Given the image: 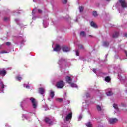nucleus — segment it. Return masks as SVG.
Instances as JSON below:
<instances>
[{"label": "nucleus", "instance_id": "45", "mask_svg": "<svg viewBox=\"0 0 127 127\" xmlns=\"http://www.w3.org/2000/svg\"><path fill=\"white\" fill-rule=\"evenodd\" d=\"M96 70L95 69H94L93 70V72H94V73H96Z\"/></svg>", "mask_w": 127, "mask_h": 127}, {"label": "nucleus", "instance_id": "38", "mask_svg": "<svg viewBox=\"0 0 127 127\" xmlns=\"http://www.w3.org/2000/svg\"><path fill=\"white\" fill-rule=\"evenodd\" d=\"M37 9H34L32 11V15H34V11H36Z\"/></svg>", "mask_w": 127, "mask_h": 127}, {"label": "nucleus", "instance_id": "58", "mask_svg": "<svg viewBox=\"0 0 127 127\" xmlns=\"http://www.w3.org/2000/svg\"><path fill=\"white\" fill-rule=\"evenodd\" d=\"M1 0H0V1Z\"/></svg>", "mask_w": 127, "mask_h": 127}, {"label": "nucleus", "instance_id": "9", "mask_svg": "<svg viewBox=\"0 0 127 127\" xmlns=\"http://www.w3.org/2000/svg\"><path fill=\"white\" fill-rule=\"evenodd\" d=\"M39 93L41 94V95H43V94L45 93V89H44V88H40L39 89Z\"/></svg>", "mask_w": 127, "mask_h": 127}, {"label": "nucleus", "instance_id": "39", "mask_svg": "<svg viewBox=\"0 0 127 127\" xmlns=\"http://www.w3.org/2000/svg\"><path fill=\"white\" fill-rule=\"evenodd\" d=\"M7 20H8V18H7V17H4V21H6Z\"/></svg>", "mask_w": 127, "mask_h": 127}, {"label": "nucleus", "instance_id": "46", "mask_svg": "<svg viewBox=\"0 0 127 127\" xmlns=\"http://www.w3.org/2000/svg\"><path fill=\"white\" fill-rule=\"evenodd\" d=\"M88 37H93V36H92V35H89L88 36Z\"/></svg>", "mask_w": 127, "mask_h": 127}, {"label": "nucleus", "instance_id": "47", "mask_svg": "<svg viewBox=\"0 0 127 127\" xmlns=\"http://www.w3.org/2000/svg\"><path fill=\"white\" fill-rule=\"evenodd\" d=\"M125 37H127V33L125 34Z\"/></svg>", "mask_w": 127, "mask_h": 127}, {"label": "nucleus", "instance_id": "48", "mask_svg": "<svg viewBox=\"0 0 127 127\" xmlns=\"http://www.w3.org/2000/svg\"><path fill=\"white\" fill-rule=\"evenodd\" d=\"M67 104H70V100L67 101Z\"/></svg>", "mask_w": 127, "mask_h": 127}, {"label": "nucleus", "instance_id": "52", "mask_svg": "<svg viewBox=\"0 0 127 127\" xmlns=\"http://www.w3.org/2000/svg\"><path fill=\"white\" fill-rule=\"evenodd\" d=\"M7 124H6V127H7Z\"/></svg>", "mask_w": 127, "mask_h": 127}, {"label": "nucleus", "instance_id": "36", "mask_svg": "<svg viewBox=\"0 0 127 127\" xmlns=\"http://www.w3.org/2000/svg\"><path fill=\"white\" fill-rule=\"evenodd\" d=\"M75 52L76 56H79V50H77Z\"/></svg>", "mask_w": 127, "mask_h": 127}, {"label": "nucleus", "instance_id": "27", "mask_svg": "<svg viewBox=\"0 0 127 127\" xmlns=\"http://www.w3.org/2000/svg\"><path fill=\"white\" fill-rule=\"evenodd\" d=\"M16 80H17V81H21V80H22V78L19 76H17L16 77Z\"/></svg>", "mask_w": 127, "mask_h": 127}, {"label": "nucleus", "instance_id": "14", "mask_svg": "<svg viewBox=\"0 0 127 127\" xmlns=\"http://www.w3.org/2000/svg\"><path fill=\"white\" fill-rule=\"evenodd\" d=\"M54 95H55L54 91L52 90H50V96L52 98V99H53V98H54Z\"/></svg>", "mask_w": 127, "mask_h": 127}, {"label": "nucleus", "instance_id": "18", "mask_svg": "<svg viewBox=\"0 0 127 127\" xmlns=\"http://www.w3.org/2000/svg\"><path fill=\"white\" fill-rule=\"evenodd\" d=\"M70 86L72 88H77L78 86H77V84L75 83H71L70 84Z\"/></svg>", "mask_w": 127, "mask_h": 127}, {"label": "nucleus", "instance_id": "26", "mask_svg": "<svg viewBox=\"0 0 127 127\" xmlns=\"http://www.w3.org/2000/svg\"><path fill=\"white\" fill-rule=\"evenodd\" d=\"M21 107L23 110H25V108H27V106H23V101L22 102V103L21 104Z\"/></svg>", "mask_w": 127, "mask_h": 127}, {"label": "nucleus", "instance_id": "53", "mask_svg": "<svg viewBox=\"0 0 127 127\" xmlns=\"http://www.w3.org/2000/svg\"><path fill=\"white\" fill-rule=\"evenodd\" d=\"M75 21L77 22V20L76 19Z\"/></svg>", "mask_w": 127, "mask_h": 127}, {"label": "nucleus", "instance_id": "16", "mask_svg": "<svg viewBox=\"0 0 127 127\" xmlns=\"http://www.w3.org/2000/svg\"><path fill=\"white\" fill-rule=\"evenodd\" d=\"M80 36H82V37H85L86 36V32H85L84 31L81 32Z\"/></svg>", "mask_w": 127, "mask_h": 127}, {"label": "nucleus", "instance_id": "28", "mask_svg": "<svg viewBox=\"0 0 127 127\" xmlns=\"http://www.w3.org/2000/svg\"><path fill=\"white\" fill-rule=\"evenodd\" d=\"M0 86L1 88V89H3V88H4V84H3V82H2V81L0 82Z\"/></svg>", "mask_w": 127, "mask_h": 127}, {"label": "nucleus", "instance_id": "40", "mask_svg": "<svg viewBox=\"0 0 127 127\" xmlns=\"http://www.w3.org/2000/svg\"><path fill=\"white\" fill-rule=\"evenodd\" d=\"M67 0H62L63 3H67Z\"/></svg>", "mask_w": 127, "mask_h": 127}, {"label": "nucleus", "instance_id": "29", "mask_svg": "<svg viewBox=\"0 0 127 127\" xmlns=\"http://www.w3.org/2000/svg\"><path fill=\"white\" fill-rule=\"evenodd\" d=\"M79 9L80 12H82V11L84 10V7L82 6H79Z\"/></svg>", "mask_w": 127, "mask_h": 127}, {"label": "nucleus", "instance_id": "41", "mask_svg": "<svg viewBox=\"0 0 127 127\" xmlns=\"http://www.w3.org/2000/svg\"><path fill=\"white\" fill-rule=\"evenodd\" d=\"M6 45H7L8 46H9V45H10V44H11V43L9 42H7L6 43Z\"/></svg>", "mask_w": 127, "mask_h": 127}, {"label": "nucleus", "instance_id": "34", "mask_svg": "<svg viewBox=\"0 0 127 127\" xmlns=\"http://www.w3.org/2000/svg\"><path fill=\"white\" fill-rule=\"evenodd\" d=\"M118 77L120 80H123L124 79V77L120 75V74H118Z\"/></svg>", "mask_w": 127, "mask_h": 127}, {"label": "nucleus", "instance_id": "44", "mask_svg": "<svg viewBox=\"0 0 127 127\" xmlns=\"http://www.w3.org/2000/svg\"><path fill=\"white\" fill-rule=\"evenodd\" d=\"M22 118H25V119H26V116L25 115H23Z\"/></svg>", "mask_w": 127, "mask_h": 127}, {"label": "nucleus", "instance_id": "35", "mask_svg": "<svg viewBox=\"0 0 127 127\" xmlns=\"http://www.w3.org/2000/svg\"><path fill=\"white\" fill-rule=\"evenodd\" d=\"M78 48L80 49H82L84 48V47H83V45H78Z\"/></svg>", "mask_w": 127, "mask_h": 127}, {"label": "nucleus", "instance_id": "54", "mask_svg": "<svg viewBox=\"0 0 127 127\" xmlns=\"http://www.w3.org/2000/svg\"><path fill=\"white\" fill-rule=\"evenodd\" d=\"M2 92H3V90H2Z\"/></svg>", "mask_w": 127, "mask_h": 127}, {"label": "nucleus", "instance_id": "32", "mask_svg": "<svg viewBox=\"0 0 127 127\" xmlns=\"http://www.w3.org/2000/svg\"><path fill=\"white\" fill-rule=\"evenodd\" d=\"M0 54H3V53H9V52H7L5 50L2 51L0 52Z\"/></svg>", "mask_w": 127, "mask_h": 127}, {"label": "nucleus", "instance_id": "25", "mask_svg": "<svg viewBox=\"0 0 127 127\" xmlns=\"http://www.w3.org/2000/svg\"><path fill=\"white\" fill-rule=\"evenodd\" d=\"M92 14L94 17H97V16H98V13H97V11L93 12Z\"/></svg>", "mask_w": 127, "mask_h": 127}, {"label": "nucleus", "instance_id": "51", "mask_svg": "<svg viewBox=\"0 0 127 127\" xmlns=\"http://www.w3.org/2000/svg\"><path fill=\"white\" fill-rule=\"evenodd\" d=\"M15 21H18V19H15Z\"/></svg>", "mask_w": 127, "mask_h": 127}, {"label": "nucleus", "instance_id": "33", "mask_svg": "<svg viewBox=\"0 0 127 127\" xmlns=\"http://www.w3.org/2000/svg\"><path fill=\"white\" fill-rule=\"evenodd\" d=\"M97 109L98 111H101L102 110V108L99 105H97Z\"/></svg>", "mask_w": 127, "mask_h": 127}, {"label": "nucleus", "instance_id": "31", "mask_svg": "<svg viewBox=\"0 0 127 127\" xmlns=\"http://www.w3.org/2000/svg\"><path fill=\"white\" fill-rule=\"evenodd\" d=\"M24 88H26V89H29V85L27 84H24Z\"/></svg>", "mask_w": 127, "mask_h": 127}, {"label": "nucleus", "instance_id": "56", "mask_svg": "<svg viewBox=\"0 0 127 127\" xmlns=\"http://www.w3.org/2000/svg\"><path fill=\"white\" fill-rule=\"evenodd\" d=\"M105 56H106V57H107V55H105Z\"/></svg>", "mask_w": 127, "mask_h": 127}, {"label": "nucleus", "instance_id": "12", "mask_svg": "<svg viewBox=\"0 0 127 127\" xmlns=\"http://www.w3.org/2000/svg\"><path fill=\"white\" fill-rule=\"evenodd\" d=\"M90 25L91 26H92V27H93L94 28H97L98 27L96 23H95V22L93 21L90 22Z\"/></svg>", "mask_w": 127, "mask_h": 127}, {"label": "nucleus", "instance_id": "37", "mask_svg": "<svg viewBox=\"0 0 127 127\" xmlns=\"http://www.w3.org/2000/svg\"><path fill=\"white\" fill-rule=\"evenodd\" d=\"M82 115H80L78 117V121H81V119H82Z\"/></svg>", "mask_w": 127, "mask_h": 127}, {"label": "nucleus", "instance_id": "43", "mask_svg": "<svg viewBox=\"0 0 127 127\" xmlns=\"http://www.w3.org/2000/svg\"><path fill=\"white\" fill-rule=\"evenodd\" d=\"M85 104H86L87 107L89 106V104H88V102L87 101H85Z\"/></svg>", "mask_w": 127, "mask_h": 127}, {"label": "nucleus", "instance_id": "10", "mask_svg": "<svg viewBox=\"0 0 127 127\" xmlns=\"http://www.w3.org/2000/svg\"><path fill=\"white\" fill-rule=\"evenodd\" d=\"M45 121L46 123H47V124H49V125H52V121L49 118H46L45 119Z\"/></svg>", "mask_w": 127, "mask_h": 127}, {"label": "nucleus", "instance_id": "3", "mask_svg": "<svg viewBox=\"0 0 127 127\" xmlns=\"http://www.w3.org/2000/svg\"><path fill=\"white\" fill-rule=\"evenodd\" d=\"M65 86V83L63 81H59L57 83L56 87L58 89H62Z\"/></svg>", "mask_w": 127, "mask_h": 127}, {"label": "nucleus", "instance_id": "13", "mask_svg": "<svg viewBox=\"0 0 127 127\" xmlns=\"http://www.w3.org/2000/svg\"><path fill=\"white\" fill-rule=\"evenodd\" d=\"M6 74V71L3 69L2 70H0V75H2L3 76H5Z\"/></svg>", "mask_w": 127, "mask_h": 127}, {"label": "nucleus", "instance_id": "5", "mask_svg": "<svg viewBox=\"0 0 127 127\" xmlns=\"http://www.w3.org/2000/svg\"><path fill=\"white\" fill-rule=\"evenodd\" d=\"M64 115H65L66 116L65 117V119L64 121H69L72 119V113H70L68 114L67 113H65Z\"/></svg>", "mask_w": 127, "mask_h": 127}, {"label": "nucleus", "instance_id": "4", "mask_svg": "<svg viewBox=\"0 0 127 127\" xmlns=\"http://www.w3.org/2000/svg\"><path fill=\"white\" fill-rule=\"evenodd\" d=\"M108 121L109 124H111V125H114V124H116V123L118 122V119L109 118L108 119Z\"/></svg>", "mask_w": 127, "mask_h": 127}, {"label": "nucleus", "instance_id": "24", "mask_svg": "<svg viewBox=\"0 0 127 127\" xmlns=\"http://www.w3.org/2000/svg\"><path fill=\"white\" fill-rule=\"evenodd\" d=\"M103 45V46L107 47V46H109V43L107 42H104Z\"/></svg>", "mask_w": 127, "mask_h": 127}, {"label": "nucleus", "instance_id": "11", "mask_svg": "<svg viewBox=\"0 0 127 127\" xmlns=\"http://www.w3.org/2000/svg\"><path fill=\"white\" fill-rule=\"evenodd\" d=\"M106 93L107 96H112V95H113V93L110 89L106 90Z\"/></svg>", "mask_w": 127, "mask_h": 127}, {"label": "nucleus", "instance_id": "17", "mask_svg": "<svg viewBox=\"0 0 127 127\" xmlns=\"http://www.w3.org/2000/svg\"><path fill=\"white\" fill-rule=\"evenodd\" d=\"M64 61V59H61L60 60H59V62H58L59 65H61V64H62V63H63Z\"/></svg>", "mask_w": 127, "mask_h": 127}, {"label": "nucleus", "instance_id": "1", "mask_svg": "<svg viewBox=\"0 0 127 127\" xmlns=\"http://www.w3.org/2000/svg\"><path fill=\"white\" fill-rule=\"evenodd\" d=\"M116 6L118 8H120V7L127 8V2H126V0H119L118 2L116 3Z\"/></svg>", "mask_w": 127, "mask_h": 127}, {"label": "nucleus", "instance_id": "57", "mask_svg": "<svg viewBox=\"0 0 127 127\" xmlns=\"http://www.w3.org/2000/svg\"><path fill=\"white\" fill-rule=\"evenodd\" d=\"M126 91L127 92V90H126Z\"/></svg>", "mask_w": 127, "mask_h": 127}, {"label": "nucleus", "instance_id": "8", "mask_svg": "<svg viewBox=\"0 0 127 127\" xmlns=\"http://www.w3.org/2000/svg\"><path fill=\"white\" fill-rule=\"evenodd\" d=\"M60 46H59L58 44H56L55 48H54L53 49V51H60Z\"/></svg>", "mask_w": 127, "mask_h": 127}, {"label": "nucleus", "instance_id": "42", "mask_svg": "<svg viewBox=\"0 0 127 127\" xmlns=\"http://www.w3.org/2000/svg\"><path fill=\"white\" fill-rule=\"evenodd\" d=\"M38 12L39 13H42V10H41V9H38Z\"/></svg>", "mask_w": 127, "mask_h": 127}, {"label": "nucleus", "instance_id": "23", "mask_svg": "<svg viewBox=\"0 0 127 127\" xmlns=\"http://www.w3.org/2000/svg\"><path fill=\"white\" fill-rule=\"evenodd\" d=\"M105 81L106 82H109L110 81H111V78L109 76H107L105 78Z\"/></svg>", "mask_w": 127, "mask_h": 127}, {"label": "nucleus", "instance_id": "20", "mask_svg": "<svg viewBox=\"0 0 127 127\" xmlns=\"http://www.w3.org/2000/svg\"><path fill=\"white\" fill-rule=\"evenodd\" d=\"M43 24L44 27H45V28H46V27L47 26H48V23L45 22V21H44Z\"/></svg>", "mask_w": 127, "mask_h": 127}, {"label": "nucleus", "instance_id": "15", "mask_svg": "<svg viewBox=\"0 0 127 127\" xmlns=\"http://www.w3.org/2000/svg\"><path fill=\"white\" fill-rule=\"evenodd\" d=\"M113 108H114V109H115V110H116L115 112L117 113V112H118V111H119L118 109V105L116 104H113Z\"/></svg>", "mask_w": 127, "mask_h": 127}, {"label": "nucleus", "instance_id": "49", "mask_svg": "<svg viewBox=\"0 0 127 127\" xmlns=\"http://www.w3.org/2000/svg\"><path fill=\"white\" fill-rule=\"evenodd\" d=\"M34 2H36V0H33Z\"/></svg>", "mask_w": 127, "mask_h": 127}, {"label": "nucleus", "instance_id": "22", "mask_svg": "<svg viewBox=\"0 0 127 127\" xmlns=\"http://www.w3.org/2000/svg\"><path fill=\"white\" fill-rule=\"evenodd\" d=\"M118 36H119V33L116 32L114 34H113V37H114V38H117Z\"/></svg>", "mask_w": 127, "mask_h": 127}, {"label": "nucleus", "instance_id": "50", "mask_svg": "<svg viewBox=\"0 0 127 127\" xmlns=\"http://www.w3.org/2000/svg\"><path fill=\"white\" fill-rule=\"evenodd\" d=\"M32 18H33V19L35 20V17H33Z\"/></svg>", "mask_w": 127, "mask_h": 127}, {"label": "nucleus", "instance_id": "55", "mask_svg": "<svg viewBox=\"0 0 127 127\" xmlns=\"http://www.w3.org/2000/svg\"><path fill=\"white\" fill-rule=\"evenodd\" d=\"M83 104H85V103L83 102Z\"/></svg>", "mask_w": 127, "mask_h": 127}, {"label": "nucleus", "instance_id": "30", "mask_svg": "<svg viewBox=\"0 0 127 127\" xmlns=\"http://www.w3.org/2000/svg\"><path fill=\"white\" fill-rule=\"evenodd\" d=\"M56 101H57L58 102H61L63 101V98H57L56 99Z\"/></svg>", "mask_w": 127, "mask_h": 127}, {"label": "nucleus", "instance_id": "21", "mask_svg": "<svg viewBox=\"0 0 127 127\" xmlns=\"http://www.w3.org/2000/svg\"><path fill=\"white\" fill-rule=\"evenodd\" d=\"M90 97V94L89 93H86L85 95L83 96V99H87V98H89Z\"/></svg>", "mask_w": 127, "mask_h": 127}, {"label": "nucleus", "instance_id": "6", "mask_svg": "<svg viewBox=\"0 0 127 127\" xmlns=\"http://www.w3.org/2000/svg\"><path fill=\"white\" fill-rule=\"evenodd\" d=\"M70 50H71V49L67 46L63 47V51H64V52H68V51H70Z\"/></svg>", "mask_w": 127, "mask_h": 127}, {"label": "nucleus", "instance_id": "2", "mask_svg": "<svg viewBox=\"0 0 127 127\" xmlns=\"http://www.w3.org/2000/svg\"><path fill=\"white\" fill-rule=\"evenodd\" d=\"M30 101H31L33 108H34V109H36L38 106V103L36 100H35L34 98L31 97L30 98Z\"/></svg>", "mask_w": 127, "mask_h": 127}, {"label": "nucleus", "instance_id": "7", "mask_svg": "<svg viewBox=\"0 0 127 127\" xmlns=\"http://www.w3.org/2000/svg\"><path fill=\"white\" fill-rule=\"evenodd\" d=\"M72 76H66L65 79L68 84H71L72 83Z\"/></svg>", "mask_w": 127, "mask_h": 127}, {"label": "nucleus", "instance_id": "19", "mask_svg": "<svg viewBox=\"0 0 127 127\" xmlns=\"http://www.w3.org/2000/svg\"><path fill=\"white\" fill-rule=\"evenodd\" d=\"M86 125L87 127H93V125H92V123H91V122H88L86 123Z\"/></svg>", "mask_w": 127, "mask_h": 127}]
</instances>
